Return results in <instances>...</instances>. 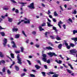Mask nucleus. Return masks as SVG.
Listing matches in <instances>:
<instances>
[{
    "instance_id": "nucleus-22",
    "label": "nucleus",
    "mask_w": 77,
    "mask_h": 77,
    "mask_svg": "<svg viewBox=\"0 0 77 77\" xmlns=\"http://www.w3.org/2000/svg\"><path fill=\"white\" fill-rule=\"evenodd\" d=\"M1 35H2V36H5V34L4 32H1Z\"/></svg>"
},
{
    "instance_id": "nucleus-27",
    "label": "nucleus",
    "mask_w": 77,
    "mask_h": 77,
    "mask_svg": "<svg viewBox=\"0 0 77 77\" xmlns=\"http://www.w3.org/2000/svg\"><path fill=\"white\" fill-rule=\"evenodd\" d=\"M39 29H40V31H42V30H44V29L42 28V27L41 26H39Z\"/></svg>"
},
{
    "instance_id": "nucleus-38",
    "label": "nucleus",
    "mask_w": 77,
    "mask_h": 77,
    "mask_svg": "<svg viewBox=\"0 0 77 77\" xmlns=\"http://www.w3.org/2000/svg\"><path fill=\"white\" fill-rule=\"evenodd\" d=\"M27 61L28 62L29 64V65H32L31 63H30V61H29V60H27Z\"/></svg>"
},
{
    "instance_id": "nucleus-6",
    "label": "nucleus",
    "mask_w": 77,
    "mask_h": 77,
    "mask_svg": "<svg viewBox=\"0 0 77 77\" xmlns=\"http://www.w3.org/2000/svg\"><path fill=\"white\" fill-rule=\"evenodd\" d=\"M3 45L4 47H6V44H7V42H8V40H7V39L6 38H4V39L3 40Z\"/></svg>"
},
{
    "instance_id": "nucleus-60",
    "label": "nucleus",
    "mask_w": 77,
    "mask_h": 77,
    "mask_svg": "<svg viewBox=\"0 0 77 77\" xmlns=\"http://www.w3.org/2000/svg\"><path fill=\"white\" fill-rule=\"evenodd\" d=\"M60 9L61 10V11H63V8H62V6H60Z\"/></svg>"
},
{
    "instance_id": "nucleus-3",
    "label": "nucleus",
    "mask_w": 77,
    "mask_h": 77,
    "mask_svg": "<svg viewBox=\"0 0 77 77\" xmlns=\"http://www.w3.org/2000/svg\"><path fill=\"white\" fill-rule=\"evenodd\" d=\"M48 55H49V56H50V57H53V56L56 57L57 56V54H55V53L54 52H49L48 53Z\"/></svg>"
},
{
    "instance_id": "nucleus-32",
    "label": "nucleus",
    "mask_w": 77,
    "mask_h": 77,
    "mask_svg": "<svg viewBox=\"0 0 77 77\" xmlns=\"http://www.w3.org/2000/svg\"><path fill=\"white\" fill-rule=\"evenodd\" d=\"M23 21H24V20H22L21 21L17 23V25H19L21 23V22H23Z\"/></svg>"
},
{
    "instance_id": "nucleus-47",
    "label": "nucleus",
    "mask_w": 77,
    "mask_h": 77,
    "mask_svg": "<svg viewBox=\"0 0 77 77\" xmlns=\"http://www.w3.org/2000/svg\"><path fill=\"white\" fill-rule=\"evenodd\" d=\"M68 20L70 22H71V23H72V20L71 18L69 19Z\"/></svg>"
},
{
    "instance_id": "nucleus-24",
    "label": "nucleus",
    "mask_w": 77,
    "mask_h": 77,
    "mask_svg": "<svg viewBox=\"0 0 77 77\" xmlns=\"http://www.w3.org/2000/svg\"><path fill=\"white\" fill-rule=\"evenodd\" d=\"M2 71L3 72H6V68L5 67H4L2 69Z\"/></svg>"
},
{
    "instance_id": "nucleus-36",
    "label": "nucleus",
    "mask_w": 77,
    "mask_h": 77,
    "mask_svg": "<svg viewBox=\"0 0 77 77\" xmlns=\"http://www.w3.org/2000/svg\"><path fill=\"white\" fill-rule=\"evenodd\" d=\"M50 38H51V39H55V38H54V36H52V35H50Z\"/></svg>"
},
{
    "instance_id": "nucleus-54",
    "label": "nucleus",
    "mask_w": 77,
    "mask_h": 77,
    "mask_svg": "<svg viewBox=\"0 0 77 77\" xmlns=\"http://www.w3.org/2000/svg\"><path fill=\"white\" fill-rule=\"evenodd\" d=\"M49 74H54V73L53 72H49Z\"/></svg>"
},
{
    "instance_id": "nucleus-12",
    "label": "nucleus",
    "mask_w": 77,
    "mask_h": 77,
    "mask_svg": "<svg viewBox=\"0 0 77 77\" xmlns=\"http://www.w3.org/2000/svg\"><path fill=\"white\" fill-rule=\"evenodd\" d=\"M62 44H60L58 45V47L59 49H61L62 48Z\"/></svg>"
},
{
    "instance_id": "nucleus-17",
    "label": "nucleus",
    "mask_w": 77,
    "mask_h": 77,
    "mask_svg": "<svg viewBox=\"0 0 77 77\" xmlns=\"http://www.w3.org/2000/svg\"><path fill=\"white\" fill-rule=\"evenodd\" d=\"M41 73L42 74L43 76H44V77L46 76V75H45V74H46L45 72H41Z\"/></svg>"
},
{
    "instance_id": "nucleus-30",
    "label": "nucleus",
    "mask_w": 77,
    "mask_h": 77,
    "mask_svg": "<svg viewBox=\"0 0 77 77\" xmlns=\"http://www.w3.org/2000/svg\"><path fill=\"white\" fill-rule=\"evenodd\" d=\"M48 50H53V48H52V47H50V46H49L48 47Z\"/></svg>"
},
{
    "instance_id": "nucleus-18",
    "label": "nucleus",
    "mask_w": 77,
    "mask_h": 77,
    "mask_svg": "<svg viewBox=\"0 0 77 77\" xmlns=\"http://www.w3.org/2000/svg\"><path fill=\"white\" fill-rule=\"evenodd\" d=\"M22 33L25 36V37H27V35H26L25 33V32H24V31H22Z\"/></svg>"
},
{
    "instance_id": "nucleus-62",
    "label": "nucleus",
    "mask_w": 77,
    "mask_h": 77,
    "mask_svg": "<svg viewBox=\"0 0 77 77\" xmlns=\"http://www.w3.org/2000/svg\"><path fill=\"white\" fill-rule=\"evenodd\" d=\"M32 33L33 34V35H35L36 34V32L35 31H33L32 32Z\"/></svg>"
},
{
    "instance_id": "nucleus-31",
    "label": "nucleus",
    "mask_w": 77,
    "mask_h": 77,
    "mask_svg": "<svg viewBox=\"0 0 77 77\" xmlns=\"http://www.w3.org/2000/svg\"><path fill=\"white\" fill-rule=\"evenodd\" d=\"M54 16H55V17H56V16H57V15H58L57 14V13H56V11H55L54 12Z\"/></svg>"
},
{
    "instance_id": "nucleus-57",
    "label": "nucleus",
    "mask_w": 77,
    "mask_h": 77,
    "mask_svg": "<svg viewBox=\"0 0 77 77\" xmlns=\"http://www.w3.org/2000/svg\"><path fill=\"white\" fill-rule=\"evenodd\" d=\"M59 62H58V63L59 64H60V63H62V61L60 60H59Z\"/></svg>"
},
{
    "instance_id": "nucleus-45",
    "label": "nucleus",
    "mask_w": 77,
    "mask_h": 77,
    "mask_svg": "<svg viewBox=\"0 0 77 77\" xmlns=\"http://www.w3.org/2000/svg\"><path fill=\"white\" fill-rule=\"evenodd\" d=\"M53 25H51L50 23H48V27H52Z\"/></svg>"
},
{
    "instance_id": "nucleus-41",
    "label": "nucleus",
    "mask_w": 77,
    "mask_h": 77,
    "mask_svg": "<svg viewBox=\"0 0 77 77\" xmlns=\"http://www.w3.org/2000/svg\"><path fill=\"white\" fill-rule=\"evenodd\" d=\"M30 77H35V75H34V74H30Z\"/></svg>"
},
{
    "instance_id": "nucleus-28",
    "label": "nucleus",
    "mask_w": 77,
    "mask_h": 77,
    "mask_svg": "<svg viewBox=\"0 0 77 77\" xmlns=\"http://www.w3.org/2000/svg\"><path fill=\"white\" fill-rule=\"evenodd\" d=\"M20 49L21 50V52L23 53V51L24 50V48L23 47H21Z\"/></svg>"
},
{
    "instance_id": "nucleus-40",
    "label": "nucleus",
    "mask_w": 77,
    "mask_h": 77,
    "mask_svg": "<svg viewBox=\"0 0 77 77\" xmlns=\"http://www.w3.org/2000/svg\"><path fill=\"white\" fill-rule=\"evenodd\" d=\"M7 73L8 74H11V72L10 71H9V69H8L7 71Z\"/></svg>"
},
{
    "instance_id": "nucleus-8",
    "label": "nucleus",
    "mask_w": 77,
    "mask_h": 77,
    "mask_svg": "<svg viewBox=\"0 0 77 77\" xmlns=\"http://www.w3.org/2000/svg\"><path fill=\"white\" fill-rule=\"evenodd\" d=\"M18 30V28H16L15 27H14V28L12 29V31L13 32H17Z\"/></svg>"
},
{
    "instance_id": "nucleus-37",
    "label": "nucleus",
    "mask_w": 77,
    "mask_h": 77,
    "mask_svg": "<svg viewBox=\"0 0 77 77\" xmlns=\"http://www.w3.org/2000/svg\"><path fill=\"white\" fill-rule=\"evenodd\" d=\"M56 39L58 41H59V40H61V39L59 37H57L56 38Z\"/></svg>"
},
{
    "instance_id": "nucleus-16",
    "label": "nucleus",
    "mask_w": 77,
    "mask_h": 77,
    "mask_svg": "<svg viewBox=\"0 0 77 77\" xmlns=\"http://www.w3.org/2000/svg\"><path fill=\"white\" fill-rule=\"evenodd\" d=\"M19 37H20V35L19 34H17L15 35V38H16V39L19 38Z\"/></svg>"
},
{
    "instance_id": "nucleus-33",
    "label": "nucleus",
    "mask_w": 77,
    "mask_h": 77,
    "mask_svg": "<svg viewBox=\"0 0 77 77\" xmlns=\"http://www.w3.org/2000/svg\"><path fill=\"white\" fill-rule=\"evenodd\" d=\"M66 48L68 49L69 50L70 49V48H71V46H70V45H68V46H66Z\"/></svg>"
},
{
    "instance_id": "nucleus-59",
    "label": "nucleus",
    "mask_w": 77,
    "mask_h": 77,
    "mask_svg": "<svg viewBox=\"0 0 77 77\" xmlns=\"http://www.w3.org/2000/svg\"><path fill=\"white\" fill-rule=\"evenodd\" d=\"M49 17L50 18H53V17H52V16L51 15H49Z\"/></svg>"
},
{
    "instance_id": "nucleus-11",
    "label": "nucleus",
    "mask_w": 77,
    "mask_h": 77,
    "mask_svg": "<svg viewBox=\"0 0 77 77\" xmlns=\"http://www.w3.org/2000/svg\"><path fill=\"white\" fill-rule=\"evenodd\" d=\"M27 21H24V23L25 24H30V20H28Z\"/></svg>"
},
{
    "instance_id": "nucleus-35",
    "label": "nucleus",
    "mask_w": 77,
    "mask_h": 77,
    "mask_svg": "<svg viewBox=\"0 0 77 77\" xmlns=\"http://www.w3.org/2000/svg\"><path fill=\"white\" fill-rule=\"evenodd\" d=\"M48 44L49 45H51V46L52 47H53L54 46L53 44L51 43V42H49Z\"/></svg>"
},
{
    "instance_id": "nucleus-26",
    "label": "nucleus",
    "mask_w": 77,
    "mask_h": 77,
    "mask_svg": "<svg viewBox=\"0 0 77 77\" xmlns=\"http://www.w3.org/2000/svg\"><path fill=\"white\" fill-rule=\"evenodd\" d=\"M0 57H4V55L2 54V52H0Z\"/></svg>"
},
{
    "instance_id": "nucleus-5",
    "label": "nucleus",
    "mask_w": 77,
    "mask_h": 77,
    "mask_svg": "<svg viewBox=\"0 0 77 77\" xmlns=\"http://www.w3.org/2000/svg\"><path fill=\"white\" fill-rule=\"evenodd\" d=\"M42 56L43 57L42 58V60H43L44 62H47V59H46L47 55L45 54H42Z\"/></svg>"
},
{
    "instance_id": "nucleus-20",
    "label": "nucleus",
    "mask_w": 77,
    "mask_h": 77,
    "mask_svg": "<svg viewBox=\"0 0 77 77\" xmlns=\"http://www.w3.org/2000/svg\"><path fill=\"white\" fill-rule=\"evenodd\" d=\"M48 32H46L45 33V36L46 38H48Z\"/></svg>"
},
{
    "instance_id": "nucleus-42",
    "label": "nucleus",
    "mask_w": 77,
    "mask_h": 77,
    "mask_svg": "<svg viewBox=\"0 0 77 77\" xmlns=\"http://www.w3.org/2000/svg\"><path fill=\"white\" fill-rule=\"evenodd\" d=\"M35 46L37 48H39V45H38V44H36Z\"/></svg>"
},
{
    "instance_id": "nucleus-23",
    "label": "nucleus",
    "mask_w": 77,
    "mask_h": 77,
    "mask_svg": "<svg viewBox=\"0 0 77 77\" xmlns=\"http://www.w3.org/2000/svg\"><path fill=\"white\" fill-rule=\"evenodd\" d=\"M64 42H65V45L67 47V46L68 45V44L66 42V40H64Z\"/></svg>"
},
{
    "instance_id": "nucleus-21",
    "label": "nucleus",
    "mask_w": 77,
    "mask_h": 77,
    "mask_svg": "<svg viewBox=\"0 0 77 77\" xmlns=\"http://www.w3.org/2000/svg\"><path fill=\"white\" fill-rule=\"evenodd\" d=\"M10 55L12 59H14V54L11 53L10 54Z\"/></svg>"
},
{
    "instance_id": "nucleus-7",
    "label": "nucleus",
    "mask_w": 77,
    "mask_h": 77,
    "mask_svg": "<svg viewBox=\"0 0 77 77\" xmlns=\"http://www.w3.org/2000/svg\"><path fill=\"white\" fill-rule=\"evenodd\" d=\"M11 44H13L12 45V48H17V46H16V45L15 44V43L14 41H12L11 42Z\"/></svg>"
},
{
    "instance_id": "nucleus-2",
    "label": "nucleus",
    "mask_w": 77,
    "mask_h": 77,
    "mask_svg": "<svg viewBox=\"0 0 77 77\" xmlns=\"http://www.w3.org/2000/svg\"><path fill=\"white\" fill-rule=\"evenodd\" d=\"M17 58L18 60L17 63L20 65L22 64L21 63V58L20 57V55L18 54L17 56Z\"/></svg>"
},
{
    "instance_id": "nucleus-25",
    "label": "nucleus",
    "mask_w": 77,
    "mask_h": 77,
    "mask_svg": "<svg viewBox=\"0 0 77 77\" xmlns=\"http://www.w3.org/2000/svg\"><path fill=\"white\" fill-rule=\"evenodd\" d=\"M70 45L72 47H74L75 46V45L73 43H70Z\"/></svg>"
},
{
    "instance_id": "nucleus-15",
    "label": "nucleus",
    "mask_w": 77,
    "mask_h": 77,
    "mask_svg": "<svg viewBox=\"0 0 77 77\" xmlns=\"http://www.w3.org/2000/svg\"><path fill=\"white\" fill-rule=\"evenodd\" d=\"M8 21L9 22H10V23H12V18H8Z\"/></svg>"
},
{
    "instance_id": "nucleus-4",
    "label": "nucleus",
    "mask_w": 77,
    "mask_h": 77,
    "mask_svg": "<svg viewBox=\"0 0 77 77\" xmlns=\"http://www.w3.org/2000/svg\"><path fill=\"white\" fill-rule=\"evenodd\" d=\"M28 8H30V9H35V7H34V3L32 2L30 4V5L28 6H27Z\"/></svg>"
},
{
    "instance_id": "nucleus-13",
    "label": "nucleus",
    "mask_w": 77,
    "mask_h": 77,
    "mask_svg": "<svg viewBox=\"0 0 77 77\" xmlns=\"http://www.w3.org/2000/svg\"><path fill=\"white\" fill-rule=\"evenodd\" d=\"M52 29L53 30H55V32H57L58 30L57 29H56V28L54 26H53Z\"/></svg>"
},
{
    "instance_id": "nucleus-34",
    "label": "nucleus",
    "mask_w": 77,
    "mask_h": 77,
    "mask_svg": "<svg viewBox=\"0 0 77 77\" xmlns=\"http://www.w3.org/2000/svg\"><path fill=\"white\" fill-rule=\"evenodd\" d=\"M53 61V59H48V63H50V62H52Z\"/></svg>"
},
{
    "instance_id": "nucleus-39",
    "label": "nucleus",
    "mask_w": 77,
    "mask_h": 77,
    "mask_svg": "<svg viewBox=\"0 0 77 77\" xmlns=\"http://www.w3.org/2000/svg\"><path fill=\"white\" fill-rule=\"evenodd\" d=\"M15 53H17V54L20 53V51H15Z\"/></svg>"
},
{
    "instance_id": "nucleus-19",
    "label": "nucleus",
    "mask_w": 77,
    "mask_h": 77,
    "mask_svg": "<svg viewBox=\"0 0 77 77\" xmlns=\"http://www.w3.org/2000/svg\"><path fill=\"white\" fill-rule=\"evenodd\" d=\"M66 70L68 72H69V74H71V73H72V71H71L70 70H69L68 69H67Z\"/></svg>"
},
{
    "instance_id": "nucleus-53",
    "label": "nucleus",
    "mask_w": 77,
    "mask_h": 77,
    "mask_svg": "<svg viewBox=\"0 0 77 77\" xmlns=\"http://www.w3.org/2000/svg\"><path fill=\"white\" fill-rule=\"evenodd\" d=\"M45 26V23H43V24L42 25V26Z\"/></svg>"
},
{
    "instance_id": "nucleus-29",
    "label": "nucleus",
    "mask_w": 77,
    "mask_h": 77,
    "mask_svg": "<svg viewBox=\"0 0 77 77\" xmlns=\"http://www.w3.org/2000/svg\"><path fill=\"white\" fill-rule=\"evenodd\" d=\"M10 1L12 3H17L14 0H10Z\"/></svg>"
},
{
    "instance_id": "nucleus-48",
    "label": "nucleus",
    "mask_w": 77,
    "mask_h": 77,
    "mask_svg": "<svg viewBox=\"0 0 77 77\" xmlns=\"http://www.w3.org/2000/svg\"><path fill=\"white\" fill-rule=\"evenodd\" d=\"M58 24H59L60 25V24H63V23L62 22V21H60V22H59Z\"/></svg>"
},
{
    "instance_id": "nucleus-61",
    "label": "nucleus",
    "mask_w": 77,
    "mask_h": 77,
    "mask_svg": "<svg viewBox=\"0 0 77 77\" xmlns=\"http://www.w3.org/2000/svg\"><path fill=\"white\" fill-rule=\"evenodd\" d=\"M5 29V28H3L1 26H0V29Z\"/></svg>"
},
{
    "instance_id": "nucleus-55",
    "label": "nucleus",
    "mask_w": 77,
    "mask_h": 77,
    "mask_svg": "<svg viewBox=\"0 0 77 77\" xmlns=\"http://www.w3.org/2000/svg\"><path fill=\"white\" fill-rule=\"evenodd\" d=\"M38 63H39L40 65H41V62L39 60H38L37 61Z\"/></svg>"
},
{
    "instance_id": "nucleus-63",
    "label": "nucleus",
    "mask_w": 77,
    "mask_h": 77,
    "mask_svg": "<svg viewBox=\"0 0 77 77\" xmlns=\"http://www.w3.org/2000/svg\"><path fill=\"white\" fill-rule=\"evenodd\" d=\"M23 71H24V72H26V71H27V69H24Z\"/></svg>"
},
{
    "instance_id": "nucleus-49",
    "label": "nucleus",
    "mask_w": 77,
    "mask_h": 77,
    "mask_svg": "<svg viewBox=\"0 0 77 77\" xmlns=\"http://www.w3.org/2000/svg\"><path fill=\"white\" fill-rule=\"evenodd\" d=\"M15 12L18 14V13H19L18 10L17 9H16V10L15 11Z\"/></svg>"
},
{
    "instance_id": "nucleus-50",
    "label": "nucleus",
    "mask_w": 77,
    "mask_h": 77,
    "mask_svg": "<svg viewBox=\"0 0 77 77\" xmlns=\"http://www.w3.org/2000/svg\"><path fill=\"white\" fill-rule=\"evenodd\" d=\"M29 40L28 39L26 41V44H28L29 43Z\"/></svg>"
},
{
    "instance_id": "nucleus-64",
    "label": "nucleus",
    "mask_w": 77,
    "mask_h": 77,
    "mask_svg": "<svg viewBox=\"0 0 77 77\" xmlns=\"http://www.w3.org/2000/svg\"><path fill=\"white\" fill-rule=\"evenodd\" d=\"M53 77H58V76H57L56 75H52Z\"/></svg>"
},
{
    "instance_id": "nucleus-9",
    "label": "nucleus",
    "mask_w": 77,
    "mask_h": 77,
    "mask_svg": "<svg viewBox=\"0 0 77 77\" xmlns=\"http://www.w3.org/2000/svg\"><path fill=\"white\" fill-rule=\"evenodd\" d=\"M18 3H19V4H21V5H23V6H25V5H26V4H27V3L26 2V3H24V2H18Z\"/></svg>"
},
{
    "instance_id": "nucleus-58",
    "label": "nucleus",
    "mask_w": 77,
    "mask_h": 77,
    "mask_svg": "<svg viewBox=\"0 0 77 77\" xmlns=\"http://www.w3.org/2000/svg\"><path fill=\"white\" fill-rule=\"evenodd\" d=\"M59 57H61V59H64L63 58V57H62V55H60Z\"/></svg>"
},
{
    "instance_id": "nucleus-14",
    "label": "nucleus",
    "mask_w": 77,
    "mask_h": 77,
    "mask_svg": "<svg viewBox=\"0 0 77 77\" xmlns=\"http://www.w3.org/2000/svg\"><path fill=\"white\" fill-rule=\"evenodd\" d=\"M15 68L16 71H19V67H18V66H15Z\"/></svg>"
},
{
    "instance_id": "nucleus-44",
    "label": "nucleus",
    "mask_w": 77,
    "mask_h": 77,
    "mask_svg": "<svg viewBox=\"0 0 77 77\" xmlns=\"http://www.w3.org/2000/svg\"><path fill=\"white\" fill-rule=\"evenodd\" d=\"M25 75H26V73H24L21 75V77H23V76H24Z\"/></svg>"
},
{
    "instance_id": "nucleus-43",
    "label": "nucleus",
    "mask_w": 77,
    "mask_h": 77,
    "mask_svg": "<svg viewBox=\"0 0 77 77\" xmlns=\"http://www.w3.org/2000/svg\"><path fill=\"white\" fill-rule=\"evenodd\" d=\"M77 13V11L75 10H74L73 12L72 13V14H75Z\"/></svg>"
},
{
    "instance_id": "nucleus-52",
    "label": "nucleus",
    "mask_w": 77,
    "mask_h": 77,
    "mask_svg": "<svg viewBox=\"0 0 77 77\" xmlns=\"http://www.w3.org/2000/svg\"><path fill=\"white\" fill-rule=\"evenodd\" d=\"M63 27H64V29H66V26H65V25L63 24Z\"/></svg>"
},
{
    "instance_id": "nucleus-56",
    "label": "nucleus",
    "mask_w": 77,
    "mask_h": 77,
    "mask_svg": "<svg viewBox=\"0 0 77 77\" xmlns=\"http://www.w3.org/2000/svg\"><path fill=\"white\" fill-rule=\"evenodd\" d=\"M44 67L45 69H47V66L46 65H44Z\"/></svg>"
},
{
    "instance_id": "nucleus-46",
    "label": "nucleus",
    "mask_w": 77,
    "mask_h": 77,
    "mask_svg": "<svg viewBox=\"0 0 77 77\" xmlns=\"http://www.w3.org/2000/svg\"><path fill=\"white\" fill-rule=\"evenodd\" d=\"M1 62L2 63H4V64L5 63V61L4 60H2L1 61Z\"/></svg>"
},
{
    "instance_id": "nucleus-1",
    "label": "nucleus",
    "mask_w": 77,
    "mask_h": 77,
    "mask_svg": "<svg viewBox=\"0 0 77 77\" xmlns=\"http://www.w3.org/2000/svg\"><path fill=\"white\" fill-rule=\"evenodd\" d=\"M70 54H72V55H74V56L77 53V51L76 49H72L69 51Z\"/></svg>"
},
{
    "instance_id": "nucleus-10",
    "label": "nucleus",
    "mask_w": 77,
    "mask_h": 77,
    "mask_svg": "<svg viewBox=\"0 0 77 77\" xmlns=\"http://www.w3.org/2000/svg\"><path fill=\"white\" fill-rule=\"evenodd\" d=\"M35 67L37 69H39L40 68H41V66H39L37 64L35 65Z\"/></svg>"
},
{
    "instance_id": "nucleus-51",
    "label": "nucleus",
    "mask_w": 77,
    "mask_h": 77,
    "mask_svg": "<svg viewBox=\"0 0 77 77\" xmlns=\"http://www.w3.org/2000/svg\"><path fill=\"white\" fill-rule=\"evenodd\" d=\"M53 21H54V22L56 23V19H55L54 18H53Z\"/></svg>"
}]
</instances>
